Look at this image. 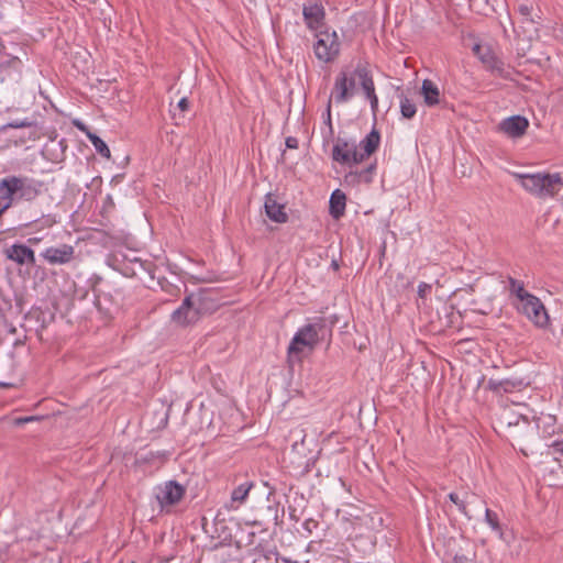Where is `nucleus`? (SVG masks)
Masks as SVG:
<instances>
[{"label":"nucleus","mask_w":563,"mask_h":563,"mask_svg":"<svg viewBox=\"0 0 563 563\" xmlns=\"http://www.w3.org/2000/svg\"><path fill=\"white\" fill-rule=\"evenodd\" d=\"M35 73L30 45L16 42L10 35L0 37V87L5 91H15Z\"/></svg>","instance_id":"f257e3e1"},{"label":"nucleus","mask_w":563,"mask_h":563,"mask_svg":"<svg viewBox=\"0 0 563 563\" xmlns=\"http://www.w3.org/2000/svg\"><path fill=\"white\" fill-rule=\"evenodd\" d=\"M379 144L380 133L375 128L360 143L354 139L339 136L332 147L331 157L343 166L353 167L373 155L378 150Z\"/></svg>","instance_id":"f03ea898"},{"label":"nucleus","mask_w":563,"mask_h":563,"mask_svg":"<svg viewBox=\"0 0 563 563\" xmlns=\"http://www.w3.org/2000/svg\"><path fill=\"white\" fill-rule=\"evenodd\" d=\"M517 177L527 191L539 198L554 197L563 186V178L559 173L518 174Z\"/></svg>","instance_id":"7ed1b4c3"},{"label":"nucleus","mask_w":563,"mask_h":563,"mask_svg":"<svg viewBox=\"0 0 563 563\" xmlns=\"http://www.w3.org/2000/svg\"><path fill=\"white\" fill-rule=\"evenodd\" d=\"M11 129L15 132L8 137V141L12 142L14 146L24 145L27 141L40 140L43 135V124L34 115L23 120H13L0 126V132L5 133Z\"/></svg>","instance_id":"20e7f679"},{"label":"nucleus","mask_w":563,"mask_h":563,"mask_svg":"<svg viewBox=\"0 0 563 563\" xmlns=\"http://www.w3.org/2000/svg\"><path fill=\"white\" fill-rule=\"evenodd\" d=\"M472 52L481 60L487 71L506 80L512 79L514 68L506 65L495 54L490 45L476 43L473 45Z\"/></svg>","instance_id":"39448f33"},{"label":"nucleus","mask_w":563,"mask_h":563,"mask_svg":"<svg viewBox=\"0 0 563 563\" xmlns=\"http://www.w3.org/2000/svg\"><path fill=\"white\" fill-rule=\"evenodd\" d=\"M275 494V488L271 487L267 496L268 504L262 508L255 518L249 522L253 527L262 528V531H268L271 527L283 525L285 508L280 506L279 501H271L269 497Z\"/></svg>","instance_id":"423d86ee"},{"label":"nucleus","mask_w":563,"mask_h":563,"mask_svg":"<svg viewBox=\"0 0 563 563\" xmlns=\"http://www.w3.org/2000/svg\"><path fill=\"white\" fill-rule=\"evenodd\" d=\"M317 42L313 44L316 57L323 63L333 62L340 54L341 43L335 31L331 33L323 29L321 32H313Z\"/></svg>","instance_id":"0eeeda50"},{"label":"nucleus","mask_w":563,"mask_h":563,"mask_svg":"<svg viewBox=\"0 0 563 563\" xmlns=\"http://www.w3.org/2000/svg\"><path fill=\"white\" fill-rule=\"evenodd\" d=\"M185 494L186 488L176 481H167L155 487V498L162 512H169L170 507L178 504Z\"/></svg>","instance_id":"6e6552de"},{"label":"nucleus","mask_w":563,"mask_h":563,"mask_svg":"<svg viewBox=\"0 0 563 563\" xmlns=\"http://www.w3.org/2000/svg\"><path fill=\"white\" fill-rule=\"evenodd\" d=\"M516 308L538 328H547L550 323V318L544 305L533 294L521 303H516Z\"/></svg>","instance_id":"1a4fd4ad"},{"label":"nucleus","mask_w":563,"mask_h":563,"mask_svg":"<svg viewBox=\"0 0 563 563\" xmlns=\"http://www.w3.org/2000/svg\"><path fill=\"white\" fill-rule=\"evenodd\" d=\"M110 261V266L125 277H136L141 272H146L153 277L154 264L152 262L142 261L139 257L129 258L125 255L122 257L113 255Z\"/></svg>","instance_id":"9d476101"},{"label":"nucleus","mask_w":563,"mask_h":563,"mask_svg":"<svg viewBox=\"0 0 563 563\" xmlns=\"http://www.w3.org/2000/svg\"><path fill=\"white\" fill-rule=\"evenodd\" d=\"M355 69L352 73L341 70L335 78L332 96L335 103L341 104L347 102L356 92Z\"/></svg>","instance_id":"9b49d317"},{"label":"nucleus","mask_w":563,"mask_h":563,"mask_svg":"<svg viewBox=\"0 0 563 563\" xmlns=\"http://www.w3.org/2000/svg\"><path fill=\"white\" fill-rule=\"evenodd\" d=\"M14 183L20 202H32L46 190L42 180L24 175H14Z\"/></svg>","instance_id":"f8f14e48"},{"label":"nucleus","mask_w":563,"mask_h":563,"mask_svg":"<svg viewBox=\"0 0 563 563\" xmlns=\"http://www.w3.org/2000/svg\"><path fill=\"white\" fill-rule=\"evenodd\" d=\"M195 297L188 294L181 305L172 313L170 319L179 327H188L197 323L201 317L197 306L194 305Z\"/></svg>","instance_id":"ddd939ff"},{"label":"nucleus","mask_w":563,"mask_h":563,"mask_svg":"<svg viewBox=\"0 0 563 563\" xmlns=\"http://www.w3.org/2000/svg\"><path fill=\"white\" fill-rule=\"evenodd\" d=\"M355 75L358 78L360 85L364 91L366 99L369 101L373 115L376 117L378 111V97L375 91V84L371 70L362 64L355 67Z\"/></svg>","instance_id":"4468645a"},{"label":"nucleus","mask_w":563,"mask_h":563,"mask_svg":"<svg viewBox=\"0 0 563 563\" xmlns=\"http://www.w3.org/2000/svg\"><path fill=\"white\" fill-rule=\"evenodd\" d=\"M305 23L312 32L325 29V11L321 2H307L302 7Z\"/></svg>","instance_id":"2eb2a0df"},{"label":"nucleus","mask_w":563,"mask_h":563,"mask_svg":"<svg viewBox=\"0 0 563 563\" xmlns=\"http://www.w3.org/2000/svg\"><path fill=\"white\" fill-rule=\"evenodd\" d=\"M40 256L49 265H65L75 258V249L69 244L49 246Z\"/></svg>","instance_id":"dca6fc26"},{"label":"nucleus","mask_w":563,"mask_h":563,"mask_svg":"<svg viewBox=\"0 0 563 563\" xmlns=\"http://www.w3.org/2000/svg\"><path fill=\"white\" fill-rule=\"evenodd\" d=\"M319 341L316 333V327L306 324L300 328L294 335L289 346L288 354H297L302 352V346L312 349Z\"/></svg>","instance_id":"f3484780"},{"label":"nucleus","mask_w":563,"mask_h":563,"mask_svg":"<svg viewBox=\"0 0 563 563\" xmlns=\"http://www.w3.org/2000/svg\"><path fill=\"white\" fill-rule=\"evenodd\" d=\"M3 254L7 260L20 266L27 265L33 267L36 265L35 253L29 245L14 243L4 249Z\"/></svg>","instance_id":"a211bd4d"},{"label":"nucleus","mask_w":563,"mask_h":563,"mask_svg":"<svg viewBox=\"0 0 563 563\" xmlns=\"http://www.w3.org/2000/svg\"><path fill=\"white\" fill-rule=\"evenodd\" d=\"M14 175L0 179V217L11 207L19 203Z\"/></svg>","instance_id":"6ab92c4d"},{"label":"nucleus","mask_w":563,"mask_h":563,"mask_svg":"<svg viewBox=\"0 0 563 563\" xmlns=\"http://www.w3.org/2000/svg\"><path fill=\"white\" fill-rule=\"evenodd\" d=\"M214 291L210 288H200L197 292H190L195 297L194 305L197 306L200 317L214 312L220 303L214 298Z\"/></svg>","instance_id":"aec40b11"},{"label":"nucleus","mask_w":563,"mask_h":563,"mask_svg":"<svg viewBox=\"0 0 563 563\" xmlns=\"http://www.w3.org/2000/svg\"><path fill=\"white\" fill-rule=\"evenodd\" d=\"M528 128V119L519 114L506 118L499 123V130L511 139H519L523 136Z\"/></svg>","instance_id":"412c9836"},{"label":"nucleus","mask_w":563,"mask_h":563,"mask_svg":"<svg viewBox=\"0 0 563 563\" xmlns=\"http://www.w3.org/2000/svg\"><path fill=\"white\" fill-rule=\"evenodd\" d=\"M264 208L267 218L272 221L276 223H285L288 221L285 206L278 203L273 194L269 192L265 196Z\"/></svg>","instance_id":"4be33fe9"},{"label":"nucleus","mask_w":563,"mask_h":563,"mask_svg":"<svg viewBox=\"0 0 563 563\" xmlns=\"http://www.w3.org/2000/svg\"><path fill=\"white\" fill-rule=\"evenodd\" d=\"M346 196L340 190L335 189L330 197L329 213L335 220H339L345 213Z\"/></svg>","instance_id":"5701e85b"},{"label":"nucleus","mask_w":563,"mask_h":563,"mask_svg":"<svg viewBox=\"0 0 563 563\" xmlns=\"http://www.w3.org/2000/svg\"><path fill=\"white\" fill-rule=\"evenodd\" d=\"M522 386V380L517 379H494L489 378L487 382V389L492 390L495 394L501 395L503 393H512L516 389H520Z\"/></svg>","instance_id":"b1692460"},{"label":"nucleus","mask_w":563,"mask_h":563,"mask_svg":"<svg viewBox=\"0 0 563 563\" xmlns=\"http://www.w3.org/2000/svg\"><path fill=\"white\" fill-rule=\"evenodd\" d=\"M423 101L428 107H434L440 103V90L430 79H424L420 90Z\"/></svg>","instance_id":"393cba45"},{"label":"nucleus","mask_w":563,"mask_h":563,"mask_svg":"<svg viewBox=\"0 0 563 563\" xmlns=\"http://www.w3.org/2000/svg\"><path fill=\"white\" fill-rule=\"evenodd\" d=\"M508 290L510 295L515 296L518 300L517 303H521L523 300H526L529 296L532 294L526 290L525 284L521 280H518L512 277H508Z\"/></svg>","instance_id":"a878e982"},{"label":"nucleus","mask_w":563,"mask_h":563,"mask_svg":"<svg viewBox=\"0 0 563 563\" xmlns=\"http://www.w3.org/2000/svg\"><path fill=\"white\" fill-rule=\"evenodd\" d=\"M399 106L402 118L412 119L416 115L417 107L412 99L408 98L404 92L399 95Z\"/></svg>","instance_id":"bb28decb"},{"label":"nucleus","mask_w":563,"mask_h":563,"mask_svg":"<svg viewBox=\"0 0 563 563\" xmlns=\"http://www.w3.org/2000/svg\"><path fill=\"white\" fill-rule=\"evenodd\" d=\"M253 485V482H245L236 486L231 493V503H238L239 505L243 504L246 500Z\"/></svg>","instance_id":"cd10ccee"},{"label":"nucleus","mask_w":563,"mask_h":563,"mask_svg":"<svg viewBox=\"0 0 563 563\" xmlns=\"http://www.w3.org/2000/svg\"><path fill=\"white\" fill-rule=\"evenodd\" d=\"M88 139L92 143L96 152L100 156H102L104 158H110V156H111L110 150H109L107 143L100 136H98L95 133H88Z\"/></svg>","instance_id":"c85d7f7f"},{"label":"nucleus","mask_w":563,"mask_h":563,"mask_svg":"<svg viewBox=\"0 0 563 563\" xmlns=\"http://www.w3.org/2000/svg\"><path fill=\"white\" fill-rule=\"evenodd\" d=\"M554 460L563 467V438L550 444Z\"/></svg>","instance_id":"c756f323"},{"label":"nucleus","mask_w":563,"mask_h":563,"mask_svg":"<svg viewBox=\"0 0 563 563\" xmlns=\"http://www.w3.org/2000/svg\"><path fill=\"white\" fill-rule=\"evenodd\" d=\"M485 521L490 526L494 531L501 532L498 516L495 511L485 509Z\"/></svg>","instance_id":"7c9ffc66"},{"label":"nucleus","mask_w":563,"mask_h":563,"mask_svg":"<svg viewBox=\"0 0 563 563\" xmlns=\"http://www.w3.org/2000/svg\"><path fill=\"white\" fill-rule=\"evenodd\" d=\"M279 553L276 549L263 551L262 556L258 559L262 563H279Z\"/></svg>","instance_id":"2f4dec72"},{"label":"nucleus","mask_w":563,"mask_h":563,"mask_svg":"<svg viewBox=\"0 0 563 563\" xmlns=\"http://www.w3.org/2000/svg\"><path fill=\"white\" fill-rule=\"evenodd\" d=\"M318 527L319 521L314 520L313 518L306 519L302 523L303 532L301 533V536L305 538H309Z\"/></svg>","instance_id":"473e14b6"},{"label":"nucleus","mask_w":563,"mask_h":563,"mask_svg":"<svg viewBox=\"0 0 563 563\" xmlns=\"http://www.w3.org/2000/svg\"><path fill=\"white\" fill-rule=\"evenodd\" d=\"M449 499H450L453 504H455V505L457 506L459 510H460L463 515H465L467 518H471V516L468 515V512H467V510H466V505H465V503L459 498V495H457L456 493H450V494H449Z\"/></svg>","instance_id":"72a5a7b5"},{"label":"nucleus","mask_w":563,"mask_h":563,"mask_svg":"<svg viewBox=\"0 0 563 563\" xmlns=\"http://www.w3.org/2000/svg\"><path fill=\"white\" fill-rule=\"evenodd\" d=\"M508 410L505 408L501 416H500V422L506 423L508 427L510 426H517L519 423V417H508Z\"/></svg>","instance_id":"f704fd0d"},{"label":"nucleus","mask_w":563,"mask_h":563,"mask_svg":"<svg viewBox=\"0 0 563 563\" xmlns=\"http://www.w3.org/2000/svg\"><path fill=\"white\" fill-rule=\"evenodd\" d=\"M305 438H306V435L302 437L300 442L295 441L291 444L290 454H292V455H305Z\"/></svg>","instance_id":"c9c22d12"},{"label":"nucleus","mask_w":563,"mask_h":563,"mask_svg":"<svg viewBox=\"0 0 563 563\" xmlns=\"http://www.w3.org/2000/svg\"><path fill=\"white\" fill-rule=\"evenodd\" d=\"M40 419H41V417H38V416L18 417L13 420V424L16 427H20L25 423H29V422H32L35 420H40Z\"/></svg>","instance_id":"e433bc0d"},{"label":"nucleus","mask_w":563,"mask_h":563,"mask_svg":"<svg viewBox=\"0 0 563 563\" xmlns=\"http://www.w3.org/2000/svg\"><path fill=\"white\" fill-rule=\"evenodd\" d=\"M309 325L316 327L317 338H319V333L323 334L327 327V322L324 318H317L316 321L313 323H309Z\"/></svg>","instance_id":"4c0bfd02"},{"label":"nucleus","mask_w":563,"mask_h":563,"mask_svg":"<svg viewBox=\"0 0 563 563\" xmlns=\"http://www.w3.org/2000/svg\"><path fill=\"white\" fill-rule=\"evenodd\" d=\"M324 123L328 124L330 130L332 131V120H331V97L328 100L327 109L324 113Z\"/></svg>","instance_id":"58836bf2"},{"label":"nucleus","mask_w":563,"mask_h":563,"mask_svg":"<svg viewBox=\"0 0 563 563\" xmlns=\"http://www.w3.org/2000/svg\"><path fill=\"white\" fill-rule=\"evenodd\" d=\"M285 144L287 148L295 150L298 148L299 142L295 136H287L285 140Z\"/></svg>","instance_id":"ea45409f"},{"label":"nucleus","mask_w":563,"mask_h":563,"mask_svg":"<svg viewBox=\"0 0 563 563\" xmlns=\"http://www.w3.org/2000/svg\"><path fill=\"white\" fill-rule=\"evenodd\" d=\"M427 291H431V286L427 283H420L418 286V294L420 297H423Z\"/></svg>","instance_id":"a19ab883"},{"label":"nucleus","mask_w":563,"mask_h":563,"mask_svg":"<svg viewBox=\"0 0 563 563\" xmlns=\"http://www.w3.org/2000/svg\"><path fill=\"white\" fill-rule=\"evenodd\" d=\"M74 125L81 132L86 133V135L88 136V133H92L85 123H82L81 121L79 120H75L74 121Z\"/></svg>","instance_id":"79ce46f5"},{"label":"nucleus","mask_w":563,"mask_h":563,"mask_svg":"<svg viewBox=\"0 0 563 563\" xmlns=\"http://www.w3.org/2000/svg\"><path fill=\"white\" fill-rule=\"evenodd\" d=\"M453 563H475L472 559L466 555H455L453 559Z\"/></svg>","instance_id":"37998d69"},{"label":"nucleus","mask_w":563,"mask_h":563,"mask_svg":"<svg viewBox=\"0 0 563 563\" xmlns=\"http://www.w3.org/2000/svg\"><path fill=\"white\" fill-rule=\"evenodd\" d=\"M177 107L181 110V111H187L188 108H189V101L186 97L181 98L179 101H178V104Z\"/></svg>","instance_id":"c03bdc74"},{"label":"nucleus","mask_w":563,"mask_h":563,"mask_svg":"<svg viewBox=\"0 0 563 563\" xmlns=\"http://www.w3.org/2000/svg\"><path fill=\"white\" fill-rule=\"evenodd\" d=\"M519 11H520L522 14L527 15V14H529L530 9H529L527 5H521V7L519 8Z\"/></svg>","instance_id":"a18cd8bd"},{"label":"nucleus","mask_w":563,"mask_h":563,"mask_svg":"<svg viewBox=\"0 0 563 563\" xmlns=\"http://www.w3.org/2000/svg\"><path fill=\"white\" fill-rule=\"evenodd\" d=\"M280 560H282L284 563H300V562H298V561L291 560L290 558H280Z\"/></svg>","instance_id":"49530a36"},{"label":"nucleus","mask_w":563,"mask_h":563,"mask_svg":"<svg viewBox=\"0 0 563 563\" xmlns=\"http://www.w3.org/2000/svg\"><path fill=\"white\" fill-rule=\"evenodd\" d=\"M375 169H376V164H371V165L365 169V172H366V173H372V172H374Z\"/></svg>","instance_id":"de8ad7c7"},{"label":"nucleus","mask_w":563,"mask_h":563,"mask_svg":"<svg viewBox=\"0 0 563 563\" xmlns=\"http://www.w3.org/2000/svg\"><path fill=\"white\" fill-rule=\"evenodd\" d=\"M10 387H12V384L0 382V388H10Z\"/></svg>","instance_id":"09e8293b"},{"label":"nucleus","mask_w":563,"mask_h":563,"mask_svg":"<svg viewBox=\"0 0 563 563\" xmlns=\"http://www.w3.org/2000/svg\"><path fill=\"white\" fill-rule=\"evenodd\" d=\"M38 241H40V239H37V238L27 239V243H30V244H36Z\"/></svg>","instance_id":"8fccbe9b"},{"label":"nucleus","mask_w":563,"mask_h":563,"mask_svg":"<svg viewBox=\"0 0 563 563\" xmlns=\"http://www.w3.org/2000/svg\"><path fill=\"white\" fill-rule=\"evenodd\" d=\"M295 511H296V510L294 509V510L289 514V516H290V518H291L292 520H296V521H297V520H298V517L295 515Z\"/></svg>","instance_id":"3c124183"},{"label":"nucleus","mask_w":563,"mask_h":563,"mask_svg":"<svg viewBox=\"0 0 563 563\" xmlns=\"http://www.w3.org/2000/svg\"><path fill=\"white\" fill-rule=\"evenodd\" d=\"M331 266H332L334 269H339V264H338V262H336V261H332Z\"/></svg>","instance_id":"603ef678"},{"label":"nucleus","mask_w":563,"mask_h":563,"mask_svg":"<svg viewBox=\"0 0 563 563\" xmlns=\"http://www.w3.org/2000/svg\"><path fill=\"white\" fill-rule=\"evenodd\" d=\"M64 143H65V140H62V141L59 142V144H60L62 146H64Z\"/></svg>","instance_id":"864d4df0"}]
</instances>
